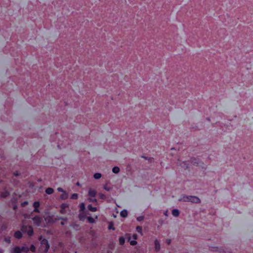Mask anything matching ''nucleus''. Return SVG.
I'll list each match as a JSON object with an SVG mask.
<instances>
[{"label": "nucleus", "mask_w": 253, "mask_h": 253, "mask_svg": "<svg viewBox=\"0 0 253 253\" xmlns=\"http://www.w3.org/2000/svg\"><path fill=\"white\" fill-rule=\"evenodd\" d=\"M179 201H182L183 202H190L193 203L199 204L201 203V200L200 198L195 196H188L186 195H181V198L179 200Z\"/></svg>", "instance_id": "1"}, {"label": "nucleus", "mask_w": 253, "mask_h": 253, "mask_svg": "<svg viewBox=\"0 0 253 253\" xmlns=\"http://www.w3.org/2000/svg\"><path fill=\"white\" fill-rule=\"evenodd\" d=\"M42 237H41L39 240H41V244L42 248H44L43 252L46 253L49 249L50 245L47 239L43 238L42 239Z\"/></svg>", "instance_id": "2"}, {"label": "nucleus", "mask_w": 253, "mask_h": 253, "mask_svg": "<svg viewBox=\"0 0 253 253\" xmlns=\"http://www.w3.org/2000/svg\"><path fill=\"white\" fill-rule=\"evenodd\" d=\"M32 220H33L34 224L37 226H40L42 221V218L38 215H36L34 217L32 218Z\"/></svg>", "instance_id": "3"}, {"label": "nucleus", "mask_w": 253, "mask_h": 253, "mask_svg": "<svg viewBox=\"0 0 253 253\" xmlns=\"http://www.w3.org/2000/svg\"><path fill=\"white\" fill-rule=\"evenodd\" d=\"M155 250L156 252L160 251L161 249V245L158 239H155L154 241Z\"/></svg>", "instance_id": "4"}, {"label": "nucleus", "mask_w": 253, "mask_h": 253, "mask_svg": "<svg viewBox=\"0 0 253 253\" xmlns=\"http://www.w3.org/2000/svg\"><path fill=\"white\" fill-rule=\"evenodd\" d=\"M126 236H128L127 237V241L128 242H129V243L130 244V245L131 246H135L137 245V242L135 240H130L131 239V237H130V234H126Z\"/></svg>", "instance_id": "5"}, {"label": "nucleus", "mask_w": 253, "mask_h": 253, "mask_svg": "<svg viewBox=\"0 0 253 253\" xmlns=\"http://www.w3.org/2000/svg\"><path fill=\"white\" fill-rule=\"evenodd\" d=\"M14 236L15 238L20 239L23 237V234L20 231L18 230L14 233Z\"/></svg>", "instance_id": "6"}, {"label": "nucleus", "mask_w": 253, "mask_h": 253, "mask_svg": "<svg viewBox=\"0 0 253 253\" xmlns=\"http://www.w3.org/2000/svg\"><path fill=\"white\" fill-rule=\"evenodd\" d=\"M21 248L19 246H16L11 251V253H21Z\"/></svg>", "instance_id": "7"}, {"label": "nucleus", "mask_w": 253, "mask_h": 253, "mask_svg": "<svg viewBox=\"0 0 253 253\" xmlns=\"http://www.w3.org/2000/svg\"><path fill=\"white\" fill-rule=\"evenodd\" d=\"M79 219L80 221H84V220L87 218L86 214L84 212L80 213L78 215Z\"/></svg>", "instance_id": "8"}, {"label": "nucleus", "mask_w": 253, "mask_h": 253, "mask_svg": "<svg viewBox=\"0 0 253 253\" xmlns=\"http://www.w3.org/2000/svg\"><path fill=\"white\" fill-rule=\"evenodd\" d=\"M88 195L90 197L94 198L96 195V192L95 190L90 189L88 191Z\"/></svg>", "instance_id": "9"}, {"label": "nucleus", "mask_w": 253, "mask_h": 253, "mask_svg": "<svg viewBox=\"0 0 253 253\" xmlns=\"http://www.w3.org/2000/svg\"><path fill=\"white\" fill-rule=\"evenodd\" d=\"M68 198V194L66 191L62 193V194L60 195V199L62 200H65L67 199Z\"/></svg>", "instance_id": "10"}, {"label": "nucleus", "mask_w": 253, "mask_h": 253, "mask_svg": "<svg viewBox=\"0 0 253 253\" xmlns=\"http://www.w3.org/2000/svg\"><path fill=\"white\" fill-rule=\"evenodd\" d=\"M171 213L173 216L174 217H178L180 213L179 210L176 209H173L172 210Z\"/></svg>", "instance_id": "11"}, {"label": "nucleus", "mask_w": 253, "mask_h": 253, "mask_svg": "<svg viewBox=\"0 0 253 253\" xmlns=\"http://www.w3.org/2000/svg\"><path fill=\"white\" fill-rule=\"evenodd\" d=\"M87 209L89 211L92 212H95L97 211V208L92 207L91 204H89L87 206Z\"/></svg>", "instance_id": "12"}, {"label": "nucleus", "mask_w": 253, "mask_h": 253, "mask_svg": "<svg viewBox=\"0 0 253 253\" xmlns=\"http://www.w3.org/2000/svg\"><path fill=\"white\" fill-rule=\"evenodd\" d=\"M127 211L126 210H124L120 212V215L122 217H126L127 216Z\"/></svg>", "instance_id": "13"}, {"label": "nucleus", "mask_w": 253, "mask_h": 253, "mask_svg": "<svg viewBox=\"0 0 253 253\" xmlns=\"http://www.w3.org/2000/svg\"><path fill=\"white\" fill-rule=\"evenodd\" d=\"M9 194L10 193L8 191L5 190L1 193V196L2 198H6L9 195Z\"/></svg>", "instance_id": "14"}, {"label": "nucleus", "mask_w": 253, "mask_h": 253, "mask_svg": "<svg viewBox=\"0 0 253 253\" xmlns=\"http://www.w3.org/2000/svg\"><path fill=\"white\" fill-rule=\"evenodd\" d=\"M120 171V168L118 166H115L112 169V171L115 174H118Z\"/></svg>", "instance_id": "15"}, {"label": "nucleus", "mask_w": 253, "mask_h": 253, "mask_svg": "<svg viewBox=\"0 0 253 253\" xmlns=\"http://www.w3.org/2000/svg\"><path fill=\"white\" fill-rule=\"evenodd\" d=\"M54 190L52 188L48 187L45 190V193L48 195L52 194Z\"/></svg>", "instance_id": "16"}, {"label": "nucleus", "mask_w": 253, "mask_h": 253, "mask_svg": "<svg viewBox=\"0 0 253 253\" xmlns=\"http://www.w3.org/2000/svg\"><path fill=\"white\" fill-rule=\"evenodd\" d=\"M119 241L120 245H124L125 243V239L123 236H121L119 237Z\"/></svg>", "instance_id": "17"}, {"label": "nucleus", "mask_w": 253, "mask_h": 253, "mask_svg": "<svg viewBox=\"0 0 253 253\" xmlns=\"http://www.w3.org/2000/svg\"><path fill=\"white\" fill-rule=\"evenodd\" d=\"M87 219L88 223H95V219L91 216L87 217Z\"/></svg>", "instance_id": "18"}, {"label": "nucleus", "mask_w": 253, "mask_h": 253, "mask_svg": "<svg viewBox=\"0 0 253 253\" xmlns=\"http://www.w3.org/2000/svg\"><path fill=\"white\" fill-rule=\"evenodd\" d=\"M102 176V175L100 173H95L93 175V177L95 179H100Z\"/></svg>", "instance_id": "19"}, {"label": "nucleus", "mask_w": 253, "mask_h": 253, "mask_svg": "<svg viewBox=\"0 0 253 253\" xmlns=\"http://www.w3.org/2000/svg\"><path fill=\"white\" fill-rule=\"evenodd\" d=\"M108 228L109 230H115V228L114 226V223L112 222H110L108 225Z\"/></svg>", "instance_id": "20"}, {"label": "nucleus", "mask_w": 253, "mask_h": 253, "mask_svg": "<svg viewBox=\"0 0 253 253\" xmlns=\"http://www.w3.org/2000/svg\"><path fill=\"white\" fill-rule=\"evenodd\" d=\"M21 250L22 252H28L29 251V248L26 246H23L21 247Z\"/></svg>", "instance_id": "21"}, {"label": "nucleus", "mask_w": 253, "mask_h": 253, "mask_svg": "<svg viewBox=\"0 0 253 253\" xmlns=\"http://www.w3.org/2000/svg\"><path fill=\"white\" fill-rule=\"evenodd\" d=\"M199 160L198 159L194 158L192 159L191 163L194 165H196L197 166H198L199 165Z\"/></svg>", "instance_id": "22"}, {"label": "nucleus", "mask_w": 253, "mask_h": 253, "mask_svg": "<svg viewBox=\"0 0 253 253\" xmlns=\"http://www.w3.org/2000/svg\"><path fill=\"white\" fill-rule=\"evenodd\" d=\"M136 231L142 234V227L140 226H137L136 227Z\"/></svg>", "instance_id": "23"}, {"label": "nucleus", "mask_w": 253, "mask_h": 253, "mask_svg": "<svg viewBox=\"0 0 253 253\" xmlns=\"http://www.w3.org/2000/svg\"><path fill=\"white\" fill-rule=\"evenodd\" d=\"M33 206L34 207V208H39L40 206V203L38 201H36L34 202Z\"/></svg>", "instance_id": "24"}, {"label": "nucleus", "mask_w": 253, "mask_h": 253, "mask_svg": "<svg viewBox=\"0 0 253 253\" xmlns=\"http://www.w3.org/2000/svg\"><path fill=\"white\" fill-rule=\"evenodd\" d=\"M4 241L8 244H10L11 243V238L9 236L5 237L4 238Z\"/></svg>", "instance_id": "25"}, {"label": "nucleus", "mask_w": 253, "mask_h": 253, "mask_svg": "<svg viewBox=\"0 0 253 253\" xmlns=\"http://www.w3.org/2000/svg\"><path fill=\"white\" fill-rule=\"evenodd\" d=\"M79 195L77 193H74L71 196V199L76 200L78 198Z\"/></svg>", "instance_id": "26"}, {"label": "nucleus", "mask_w": 253, "mask_h": 253, "mask_svg": "<svg viewBox=\"0 0 253 253\" xmlns=\"http://www.w3.org/2000/svg\"><path fill=\"white\" fill-rule=\"evenodd\" d=\"M80 211H84L85 208V205H84V203H82L81 204H80Z\"/></svg>", "instance_id": "27"}, {"label": "nucleus", "mask_w": 253, "mask_h": 253, "mask_svg": "<svg viewBox=\"0 0 253 253\" xmlns=\"http://www.w3.org/2000/svg\"><path fill=\"white\" fill-rule=\"evenodd\" d=\"M99 197L102 200H105L106 198V196L103 193H99Z\"/></svg>", "instance_id": "28"}, {"label": "nucleus", "mask_w": 253, "mask_h": 253, "mask_svg": "<svg viewBox=\"0 0 253 253\" xmlns=\"http://www.w3.org/2000/svg\"><path fill=\"white\" fill-rule=\"evenodd\" d=\"M34 232L33 229L31 227L30 229L27 232V234L29 236H32L33 235Z\"/></svg>", "instance_id": "29"}, {"label": "nucleus", "mask_w": 253, "mask_h": 253, "mask_svg": "<svg viewBox=\"0 0 253 253\" xmlns=\"http://www.w3.org/2000/svg\"><path fill=\"white\" fill-rule=\"evenodd\" d=\"M29 250H30L32 252H35L36 251V247L34 245H31L29 248Z\"/></svg>", "instance_id": "30"}, {"label": "nucleus", "mask_w": 253, "mask_h": 253, "mask_svg": "<svg viewBox=\"0 0 253 253\" xmlns=\"http://www.w3.org/2000/svg\"><path fill=\"white\" fill-rule=\"evenodd\" d=\"M144 216H139L136 218V220L139 222L143 221L144 220Z\"/></svg>", "instance_id": "31"}, {"label": "nucleus", "mask_w": 253, "mask_h": 253, "mask_svg": "<svg viewBox=\"0 0 253 253\" xmlns=\"http://www.w3.org/2000/svg\"><path fill=\"white\" fill-rule=\"evenodd\" d=\"M103 189L107 191H110L112 189V188L110 187H108L106 185H104Z\"/></svg>", "instance_id": "32"}, {"label": "nucleus", "mask_w": 253, "mask_h": 253, "mask_svg": "<svg viewBox=\"0 0 253 253\" xmlns=\"http://www.w3.org/2000/svg\"><path fill=\"white\" fill-rule=\"evenodd\" d=\"M28 204V202L27 201H24L23 202L21 203V206L22 207H24L26 206H27Z\"/></svg>", "instance_id": "33"}, {"label": "nucleus", "mask_w": 253, "mask_h": 253, "mask_svg": "<svg viewBox=\"0 0 253 253\" xmlns=\"http://www.w3.org/2000/svg\"><path fill=\"white\" fill-rule=\"evenodd\" d=\"M68 207V205L66 203L62 204L61 205V207L62 209H65Z\"/></svg>", "instance_id": "34"}, {"label": "nucleus", "mask_w": 253, "mask_h": 253, "mask_svg": "<svg viewBox=\"0 0 253 253\" xmlns=\"http://www.w3.org/2000/svg\"><path fill=\"white\" fill-rule=\"evenodd\" d=\"M57 191L59 192H62V193H63L65 191L61 187H58L57 188Z\"/></svg>", "instance_id": "35"}, {"label": "nucleus", "mask_w": 253, "mask_h": 253, "mask_svg": "<svg viewBox=\"0 0 253 253\" xmlns=\"http://www.w3.org/2000/svg\"><path fill=\"white\" fill-rule=\"evenodd\" d=\"M132 238L134 239V240H136L138 238V236L136 234H133L132 235Z\"/></svg>", "instance_id": "36"}, {"label": "nucleus", "mask_w": 253, "mask_h": 253, "mask_svg": "<svg viewBox=\"0 0 253 253\" xmlns=\"http://www.w3.org/2000/svg\"><path fill=\"white\" fill-rule=\"evenodd\" d=\"M33 212H37V213H40V211L39 208H34V210H33Z\"/></svg>", "instance_id": "37"}, {"label": "nucleus", "mask_w": 253, "mask_h": 253, "mask_svg": "<svg viewBox=\"0 0 253 253\" xmlns=\"http://www.w3.org/2000/svg\"><path fill=\"white\" fill-rule=\"evenodd\" d=\"M171 242V239H166V243L168 244V245H170V243Z\"/></svg>", "instance_id": "38"}, {"label": "nucleus", "mask_w": 253, "mask_h": 253, "mask_svg": "<svg viewBox=\"0 0 253 253\" xmlns=\"http://www.w3.org/2000/svg\"><path fill=\"white\" fill-rule=\"evenodd\" d=\"M89 201L91 202H97V200L95 198L89 199Z\"/></svg>", "instance_id": "39"}, {"label": "nucleus", "mask_w": 253, "mask_h": 253, "mask_svg": "<svg viewBox=\"0 0 253 253\" xmlns=\"http://www.w3.org/2000/svg\"><path fill=\"white\" fill-rule=\"evenodd\" d=\"M164 214L166 216H168V215H169V211L168 210H166L164 212Z\"/></svg>", "instance_id": "40"}, {"label": "nucleus", "mask_w": 253, "mask_h": 253, "mask_svg": "<svg viewBox=\"0 0 253 253\" xmlns=\"http://www.w3.org/2000/svg\"><path fill=\"white\" fill-rule=\"evenodd\" d=\"M17 208H18V207H17V206L16 205H13V210H16L17 209Z\"/></svg>", "instance_id": "41"}, {"label": "nucleus", "mask_w": 253, "mask_h": 253, "mask_svg": "<svg viewBox=\"0 0 253 253\" xmlns=\"http://www.w3.org/2000/svg\"><path fill=\"white\" fill-rule=\"evenodd\" d=\"M142 158H144L146 160H148V159L147 157H145V156H142Z\"/></svg>", "instance_id": "42"}, {"label": "nucleus", "mask_w": 253, "mask_h": 253, "mask_svg": "<svg viewBox=\"0 0 253 253\" xmlns=\"http://www.w3.org/2000/svg\"><path fill=\"white\" fill-rule=\"evenodd\" d=\"M61 145H62V144H61ZM58 147L59 149H61V146H60V144H59V143H58Z\"/></svg>", "instance_id": "43"}, {"label": "nucleus", "mask_w": 253, "mask_h": 253, "mask_svg": "<svg viewBox=\"0 0 253 253\" xmlns=\"http://www.w3.org/2000/svg\"><path fill=\"white\" fill-rule=\"evenodd\" d=\"M188 168V166L186 165V167H185V169H187Z\"/></svg>", "instance_id": "44"}, {"label": "nucleus", "mask_w": 253, "mask_h": 253, "mask_svg": "<svg viewBox=\"0 0 253 253\" xmlns=\"http://www.w3.org/2000/svg\"><path fill=\"white\" fill-rule=\"evenodd\" d=\"M61 224L62 225H63L64 224V222H61Z\"/></svg>", "instance_id": "45"}, {"label": "nucleus", "mask_w": 253, "mask_h": 253, "mask_svg": "<svg viewBox=\"0 0 253 253\" xmlns=\"http://www.w3.org/2000/svg\"><path fill=\"white\" fill-rule=\"evenodd\" d=\"M207 120L210 121V118H207Z\"/></svg>", "instance_id": "46"}, {"label": "nucleus", "mask_w": 253, "mask_h": 253, "mask_svg": "<svg viewBox=\"0 0 253 253\" xmlns=\"http://www.w3.org/2000/svg\"><path fill=\"white\" fill-rule=\"evenodd\" d=\"M77 184L78 185H79V182H78V183H77Z\"/></svg>", "instance_id": "47"}, {"label": "nucleus", "mask_w": 253, "mask_h": 253, "mask_svg": "<svg viewBox=\"0 0 253 253\" xmlns=\"http://www.w3.org/2000/svg\"><path fill=\"white\" fill-rule=\"evenodd\" d=\"M62 220H65L66 219L65 218H62Z\"/></svg>", "instance_id": "48"}]
</instances>
